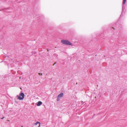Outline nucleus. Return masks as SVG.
Instances as JSON below:
<instances>
[{
  "mask_svg": "<svg viewBox=\"0 0 127 127\" xmlns=\"http://www.w3.org/2000/svg\"><path fill=\"white\" fill-rule=\"evenodd\" d=\"M63 94L62 93H61L60 94L58 95V97H61L63 96Z\"/></svg>",
  "mask_w": 127,
  "mask_h": 127,
  "instance_id": "20e7f679",
  "label": "nucleus"
},
{
  "mask_svg": "<svg viewBox=\"0 0 127 127\" xmlns=\"http://www.w3.org/2000/svg\"><path fill=\"white\" fill-rule=\"evenodd\" d=\"M25 95L24 93H21L20 94L19 96H18V98L20 100H22L24 97Z\"/></svg>",
  "mask_w": 127,
  "mask_h": 127,
  "instance_id": "f03ea898",
  "label": "nucleus"
},
{
  "mask_svg": "<svg viewBox=\"0 0 127 127\" xmlns=\"http://www.w3.org/2000/svg\"><path fill=\"white\" fill-rule=\"evenodd\" d=\"M20 89H21V88H20Z\"/></svg>",
  "mask_w": 127,
  "mask_h": 127,
  "instance_id": "9b49d317",
  "label": "nucleus"
},
{
  "mask_svg": "<svg viewBox=\"0 0 127 127\" xmlns=\"http://www.w3.org/2000/svg\"><path fill=\"white\" fill-rule=\"evenodd\" d=\"M59 98L60 97H58V96L57 98V100L58 101H59Z\"/></svg>",
  "mask_w": 127,
  "mask_h": 127,
  "instance_id": "0eeeda50",
  "label": "nucleus"
},
{
  "mask_svg": "<svg viewBox=\"0 0 127 127\" xmlns=\"http://www.w3.org/2000/svg\"><path fill=\"white\" fill-rule=\"evenodd\" d=\"M126 0H123V3L124 4L125 3Z\"/></svg>",
  "mask_w": 127,
  "mask_h": 127,
  "instance_id": "423d86ee",
  "label": "nucleus"
},
{
  "mask_svg": "<svg viewBox=\"0 0 127 127\" xmlns=\"http://www.w3.org/2000/svg\"><path fill=\"white\" fill-rule=\"evenodd\" d=\"M42 103L41 101H39L38 102V103L37 104V106H39L40 105L42 104Z\"/></svg>",
  "mask_w": 127,
  "mask_h": 127,
  "instance_id": "7ed1b4c3",
  "label": "nucleus"
},
{
  "mask_svg": "<svg viewBox=\"0 0 127 127\" xmlns=\"http://www.w3.org/2000/svg\"><path fill=\"white\" fill-rule=\"evenodd\" d=\"M61 42L64 44L69 45H72V44L67 40H61Z\"/></svg>",
  "mask_w": 127,
  "mask_h": 127,
  "instance_id": "f257e3e1",
  "label": "nucleus"
},
{
  "mask_svg": "<svg viewBox=\"0 0 127 127\" xmlns=\"http://www.w3.org/2000/svg\"><path fill=\"white\" fill-rule=\"evenodd\" d=\"M39 124V126L38 127H39L40 126V122H37L35 123V125H37V124Z\"/></svg>",
  "mask_w": 127,
  "mask_h": 127,
  "instance_id": "39448f33",
  "label": "nucleus"
},
{
  "mask_svg": "<svg viewBox=\"0 0 127 127\" xmlns=\"http://www.w3.org/2000/svg\"><path fill=\"white\" fill-rule=\"evenodd\" d=\"M56 64V62L54 64H53V65H54L55 64Z\"/></svg>",
  "mask_w": 127,
  "mask_h": 127,
  "instance_id": "1a4fd4ad",
  "label": "nucleus"
},
{
  "mask_svg": "<svg viewBox=\"0 0 127 127\" xmlns=\"http://www.w3.org/2000/svg\"><path fill=\"white\" fill-rule=\"evenodd\" d=\"M38 74L39 75H42V73H39Z\"/></svg>",
  "mask_w": 127,
  "mask_h": 127,
  "instance_id": "6e6552de",
  "label": "nucleus"
},
{
  "mask_svg": "<svg viewBox=\"0 0 127 127\" xmlns=\"http://www.w3.org/2000/svg\"><path fill=\"white\" fill-rule=\"evenodd\" d=\"M4 118V117H3L2 118H1V119H3Z\"/></svg>",
  "mask_w": 127,
  "mask_h": 127,
  "instance_id": "9d476101",
  "label": "nucleus"
}]
</instances>
